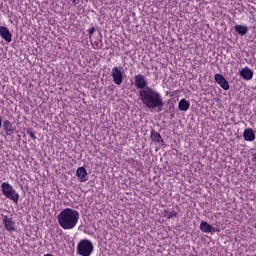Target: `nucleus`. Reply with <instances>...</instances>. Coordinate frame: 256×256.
<instances>
[{"label":"nucleus","mask_w":256,"mask_h":256,"mask_svg":"<svg viewBox=\"0 0 256 256\" xmlns=\"http://www.w3.org/2000/svg\"><path fill=\"white\" fill-rule=\"evenodd\" d=\"M0 37L6 41V43H11L13 41L12 34L9 31V28L5 26H0Z\"/></svg>","instance_id":"nucleus-10"},{"label":"nucleus","mask_w":256,"mask_h":256,"mask_svg":"<svg viewBox=\"0 0 256 256\" xmlns=\"http://www.w3.org/2000/svg\"><path fill=\"white\" fill-rule=\"evenodd\" d=\"M93 49H101V47H103V42H101V40L96 41L92 44Z\"/></svg>","instance_id":"nucleus-18"},{"label":"nucleus","mask_w":256,"mask_h":256,"mask_svg":"<svg viewBox=\"0 0 256 256\" xmlns=\"http://www.w3.org/2000/svg\"><path fill=\"white\" fill-rule=\"evenodd\" d=\"M214 81H216L224 91H229V82H227L223 75L215 74Z\"/></svg>","instance_id":"nucleus-8"},{"label":"nucleus","mask_w":256,"mask_h":256,"mask_svg":"<svg viewBox=\"0 0 256 256\" xmlns=\"http://www.w3.org/2000/svg\"><path fill=\"white\" fill-rule=\"evenodd\" d=\"M163 217H165L166 219H173V217H177V211L175 210H164L163 211Z\"/></svg>","instance_id":"nucleus-17"},{"label":"nucleus","mask_w":256,"mask_h":256,"mask_svg":"<svg viewBox=\"0 0 256 256\" xmlns=\"http://www.w3.org/2000/svg\"><path fill=\"white\" fill-rule=\"evenodd\" d=\"M252 161H254V163H256V153H255V154H253Z\"/></svg>","instance_id":"nucleus-23"},{"label":"nucleus","mask_w":256,"mask_h":256,"mask_svg":"<svg viewBox=\"0 0 256 256\" xmlns=\"http://www.w3.org/2000/svg\"><path fill=\"white\" fill-rule=\"evenodd\" d=\"M153 139H154V141H157V143H161V141H162L161 134H159L157 132L154 133Z\"/></svg>","instance_id":"nucleus-19"},{"label":"nucleus","mask_w":256,"mask_h":256,"mask_svg":"<svg viewBox=\"0 0 256 256\" xmlns=\"http://www.w3.org/2000/svg\"><path fill=\"white\" fill-rule=\"evenodd\" d=\"M240 75L245 79L246 81H251L253 79V70L249 67H245L240 71Z\"/></svg>","instance_id":"nucleus-13"},{"label":"nucleus","mask_w":256,"mask_h":256,"mask_svg":"<svg viewBox=\"0 0 256 256\" xmlns=\"http://www.w3.org/2000/svg\"><path fill=\"white\" fill-rule=\"evenodd\" d=\"M2 223L6 231H9V233L15 231V221H13L12 218H9L7 215H2Z\"/></svg>","instance_id":"nucleus-7"},{"label":"nucleus","mask_w":256,"mask_h":256,"mask_svg":"<svg viewBox=\"0 0 256 256\" xmlns=\"http://www.w3.org/2000/svg\"><path fill=\"white\" fill-rule=\"evenodd\" d=\"M76 176L78 177L80 183H85L89 181V174H87V170L85 169V167L77 168Z\"/></svg>","instance_id":"nucleus-9"},{"label":"nucleus","mask_w":256,"mask_h":256,"mask_svg":"<svg viewBox=\"0 0 256 256\" xmlns=\"http://www.w3.org/2000/svg\"><path fill=\"white\" fill-rule=\"evenodd\" d=\"M200 230L202 231V233H217V231H219L218 229H216L215 227H212L211 224L202 221L200 223Z\"/></svg>","instance_id":"nucleus-11"},{"label":"nucleus","mask_w":256,"mask_h":256,"mask_svg":"<svg viewBox=\"0 0 256 256\" xmlns=\"http://www.w3.org/2000/svg\"><path fill=\"white\" fill-rule=\"evenodd\" d=\"M1 191L6 199H10L14 203H19V194L16 189L13 188V185L8 182H3L1 184Z\"/></svg>","instance_id":"nucleus-4"},{"label":"nucleus","mask_w":256,"mask_h":256,"mask_svg":"<svg viewBox=\"0 0 256 256\" xmlns=\"http://www.w3.org/2000/svg\"><path fill=\"white\" fill-rule=\"evenodd\" d=\"M72 1L73 5H79L81 3V0H70Z\"/></svg>","instance_id":"nucleus-22"},{"label":"nucleus","mask_w":256,"mask_h":256,"mask_svg":"<svg viewBox=\"0 0 256 256\" xmlns=\"http://www.w3.org/2000/svg\"><path fill=\"white\" fill-rule=\"evenodd\" d=\"M234 29L236 33H238V35H241V37H245V35H247V33L249 32V27L241 24H236L234 26Z\"/></svg>","instance_id":"nucleus-14"},{"label":"nucleus","mask_w":256,"mask_h":256,"mask_svg":"<svg viewBox=\"0 0 256 256\" xmlns=\"http://www.w3.org/2000/svg\"><path fill=\"white\" fill-rule=\"evenodd\" d=\"M111 77L115 85H121L123 79H125V71L121 67H113L111 70Z\"/></svg>","instance_id":"nucleus-5"},{"label":"nucleus","mask_w":256,"mask_h":256,"mask_svg":"<svg viewBox=\"0 0 256 256\" xmlns=\"http://www.w3.org/2000/svg\"><path fill=\"white\" fill-rule=\"evenodd\" d=\"M2 127L7 136H11V135H13V133H15V128H13V124L9 120H5L3 122Z\"/></svg>","instance_id":"nucleus-12"},{"label":"nucleus","mask_w":256,"mask_h":256,"mask_svg":"<svg viewBox=\"0 0 256 256\" xmlns=\"http://www.w3.org/2000/svg\"><path fill=\"white\" fill-rule=\"evenodd\" d=\"M58 225L64 229V231H71L77 227L79 223V211L73 208L63 209L57 216Z\"/></svg>","instance_id":"nucleus-2"},{"label":"nucleus","mask_w":256,"mask_h":256,"mask_svg":"<svg viewBox=\"0 0 256 256\" xmlns=\"http://www.w3.org/2000/svg\"><path fill=\"white\" fill-rule=\"evenodd\" d=\"M189 107H191V104L186 99H181L178 103L179 111H188Z\"/></svg>","instance_id":"nucleus-16"},{"label":"nucleus","mask_w":256,"mask_h":256,"mask_svg":"<svg viewBox=\"0 0 256 256\" xmlns=\"http://www.w3.org/2000/svg\"><path fill=\"white\" fill-rule=\"evenodd\" d=\"M243 137L245 141H255V132L251 128H246L243 132Z\"/></svg>","instance_id":"nucleus-15"},{"label":"nucleus","mask_w":256,"mask_h":256,"mask_svg":"<svg viewBox=\"0 0 256 256\" xmlns=\"http://www.w3.org/2000/svg\"><path fill=\"white\" fill-rule=\"evenodd\" d=\"M93 251H95V246H93V242L89 239L80 240L76 246V253L79 256H91Z\"/></svg>","instance_id":"nucleus-3"},{"label":"nucleus","mask_w":256,"mask_h":256,"mask_svg":"<svg viewBox=\"0 0 256 256\" xmlns=\"http://www.w3.org/2000/svg\"><path fill=\"white\" fill-rule=\"evenodd\" d=\"M134 85L136 89L143 91V89H147V79H145V76L138 74L134 78Z\"/></svg>","instance_id":"nucleus-6"},{"label":"nucleus","mask_w":256,"mask_h":256,"mask_svg":"<svg viewBox=\"0 0 256 256\" xmlns=\"http://www.w3.org/2000/svg\"><path fill=\"white\" fill-rule=\"evenodd\" d=\"M27 135H29V137L31 138V139H33L34 141H35V139H37V136H35V134L33 133V131H31V130H27Z\"/></svg>","instance_id":"nucleus-21"},{"label":"nucleus","mask_w":256,"mask_h":256,"mask_svg":"<svg viewBox=\"0 0 256 256\" xmlns=\"http://www.w3.org/2000/svg\"><path fill=\"white\" fill-rule=\"evenodd\" d=\"M138 93L140 100L147 109L157 111V113H161V111H163L165 103L163 102V96H161V93L157 92V90L151 87H146Z\"/></svg>","instance_id":"nucleus-1"},{"label":"nucleus","mask_w":256,"mask_h":256,"mask_svg":"<svg viewBox=\"0 0 256 256\" xmlns=\"http://www.w3.org/2000/svg\"><path fill=\"white\" fill-rule=\"evenodd\" d=\"M94 33H95V27H92L88 30V37H89L90 41H91Z\"/></svg>","instance_id":"nucleus-20"},{"label":"nucleus","mask_w":256,"mask_h":256,"mask_svg":"<svg viewBox=\"0 0 256 256\" xmlns=\"http://www.w3.org/2000/svg\"><path fill=\"white\" fill-rule=\"evenodd\" d=\"M1 127H2V120H1V117H0V129H1Z\"/></svg>","instance_id":"nucleus-24"}]
</instances>
